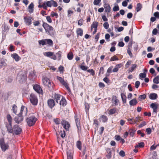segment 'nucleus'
I'll return each instance as SVG.
<instances>
[{"label": "nucleus", "mask_w": 159, "mask_h": 159, "mask_svg": "<svg viewBox=\"0 0 159 159\" xmlns=\"http://www.w3.org/2000/svg\"><path fill=\"white\" fill-rule=\"evenodd\" d=\"M67 159H73V151L72 150H67Z\"/></svg>", "instance_id": "nucleus-14"}, {"label": "nucleus", "mask_w": 159, "mask_h": 159, "mask_svg": "<svg viewBox=\"0 0 159 159\" xmlns=\"http://www.w3.org/2000/svg\"><path fill=\"white\" fill-rule=\"evenodd\" d=\"M44 3L48 7H51L52 6V0H50V1H48L46 2H44Z\"/></svg>", "instance_id": "nucleus-37"}, {"label": "nucleus", "mask_w": 159, "mask_h": 159, "mask_svg": "<svg viewBox=\"0 0 159 159\" xmlns=\"http://www.w3.org/2000/svg\"><path fill=\"white\" fill-rule=\"evenodd\" d=\"M42 26L45 30L46 32L50 35L52 36L54 34L53 28L47 23L43 21Z\"/></svg>", "instance_id": "nucleus-1"}, {"label": "nucleus", "mask_w": 159, "mask_h": 159, "mask_svg": "<svg viewBox=\"0 0 159 159\" xmlns=\"http://www.w3.org/2000/svg\"><path fill=\"white\" fill-rule=\"evenodd\" d=\"M61 95L59 94L55 93L54 94V98L56 100V101L57 103H58V100H60L61 98L62 97Z\"/></svg>", "instance_id": "nucleus-22"}, {"label": "nucleus", "mask_w": 159, "mask_h": 159, "mask_svg": "<svg viewBox=\"0 0 159 159\" xmlns=\"http://www.w3.org/2000/svg\"><path fill=\"white\" fill-rule=\"evenodd\" d=\"M119 7L118 5L115 6L113 8V11H119Z\"/></svg>", "instance_id": "nucleus-54"}, {"label": "nucleus", "mask_w": 159, "mask_h": 159, "mask_svg": "<svg viewBox=\"0 0 159 159\" xmlns=\"http://www.w3.org/2000/svg\"><path fill=\"white\" fill-rule=\"evenodd\" d=\"M87 71L88 72L91 73L93 76L95 75V72L93 69H89L87 70Z\"/></svg>", "instance_id": "nucleus-53"}, {"label": "nucleus", "mask_w": 159, "mask_h": 159, "mask_svg": "<svg viewBox=\"0 0 159 159\" xmlns=\"http://www.w3.org/2000/svg\"><path fill=\"white\" fill-rule=\"evenodd\" d=\"M7 117L8 123H12V118L11 116L9 114H8Z\"/></svg>", "instance_id": "nucleus-38"}, {"label": "nucleus", "mask_w": 159, "mask_h": 159, "mask_svg": "<svg viewBox=\"0 0 159 159\" xmlns=\"http://www.w3.org/2000/svg\"><path fill=\"white\" fill-rule=\"evenodd\" d=\"M153 82L154 83L156 84L159 83V75L157 76L154 78Z\"/></svg>", "instance_id": "nucleus-33"}, {"label": "nucleus", "mask_w": 159, "mask_h": 159, "mask_svg": "<svg viewBox=\"0 0 159 159\" xmlns=\"http://www.w3.org/2000/svg\"><path fill=\"white\" fill-rule=\"evenodd\" d=\"M30 100L32 104L34 105H36L38 102L37 97L33 94L30 95Z\"/></svg>", "instance_id": "nucleus-6"}, {"label": "nucleus", "mask_w": 159, "mask_h": 159, "mask_svg": "<svg viewBox=\"0 0 159 159\" xmlns=\"http://www.w3.org/2000/svg\"><path fill=\"white\" fill-rule=\"evenodd\" d=\"M51 15L52 17L55 16L56 18H57L58 16V15L57 13L54 12L53 11H52L51 12Z\"/></svg>", "instance_id": "nucleus-62"}, {"label": "nucleus", "mask_w": 159, "mask_h": 159, "mask_svg": "<svg viewBox=\"0 0 159 159\" xmlns=\"http://www.w3.org/2000/svg\"><path fill=\"white\" fill-rule=\"evenodd\" d=\"M129 2V0H125L122 2V4L123 7H126L127 5V2Z\"/></svg>", "instance_id": "nucleus-49"}, {"label": "nucleus", "mask_w": 159, "mask_h": 159, "mask_svg": "<svg viewBox=\"0 0 159 159\" xmlns=\"http://www.w3.org/2000/svg\"><path fill=\"white\" fill-rule=\"evenodd\" d=\"M98 25V23L96 21L94 22L93 23L91 26V29L93 28L97 29V27Z\"/></svg>", "instance_id": "nucleus-30"}, {"label": "nucleus", "mask_w": 159, "mask_h": 159, "mask_svg": "<svg viewBox=\"0 0 159 159\" xmlns=\"http://www.w3.org/2000/svg\"><path fill=\"white\" fill-rule=\"evenodd\" d=\"M101 120L102 122H106L107 121L108 118L107 116L105 115H102L101 116Z\"/></svg>", "instance_id": "nucleus-32"}, {"label": "nucleus", "mask_w": 159, "mask_h": 159, "mask_svg": "<svg viewBox=\"0 0 159 159\" xmlns=\"http://www.w3.org/2000/svg\"><path fill=\"white\" fill-rule=\"evenodd\" d=\"M6 63L5 62L4 60L0 59V68H1L6 65Z\"/></svg>", "instance_id": "nucleus-25"}, {"label": "nucleus", "mask_w": 159, "mask_h": 159, "mask_svg": "<svg viewBox=\"0 0 159 159\" xmlns=\"http://www.w3.org/2000/svg\"><path fill=\"white\" fill-rule=\"evenodd\" d=\"M140 84V82L139 81H136L135 84V87L137 89L139 87Z\"/></svg>", "instance_id": "nucleus-60"}, {"label": "nucleus", "mask_w": 159, "mask_h": 159, "mask_svg": "<svg viewBox=\"0 0 159 159\" xmlns=\"http://www.w3.org/2000/svg\"><path fill=\"white\" fill-rule=\"evenodd\" d=\"M118 60H119L118 58L115 56H113L110 59V61H115Z\"/></svg>", "instance_id": "nucleus-48"}, {"label": "nucleus", "mask_w": 159, "mask_h": 159, "mask_svg": "<svg viewBox=\"0 0 159 159\" xmlns=\"http://www.w3.org/2000/svg\"><path fill=\"white\" fill-rule=\"evenodd\" d=\"M37 120V119L34 116H30L26 120L28 125L30 126L33 125Z\"/></svg>", "instance_id": "nucleus-4"}, {"label": "nucleus", "mask_w": 159, "mask_h": 159, "mask_svg": "<svg viewBox=\"0 0 159 159\" xmlns=\"http://www.w3.org/2000/svg\"><path fill=\"white\" fill-rule=\"evenodd\" d=\"M136 131L135 129H130L129 130V135L130 136L133 137Z\"/></svg>", "instance_id": "nucleus-31"}, {"label": "nucleus", "mask_w": 159, "mask_h": 159, "mask_svg": "<svg viewBox=\"0 0 159 159\" xmlns=\"http://www.w3.org/2000/svg\"><path fill=\"white\" fill-rule=\"evenodd\" d=\"M140 118L139 117H136L135 118L133 122L131 123V124H135L137 122H139L141 121Z\"/></svg>", "instance_id": "nucleus-39"}, {"label": "nucleus", "mask_w": 159, "mask_h": 159, "mask_svg": "<svg viewBox=\"0 0 159 159\" xmlns=\"http://www.w3.org/2000/svg\"><path fill=\"white\" fill-rule=\"evenodd\" d=\"M103 26L106 29H107L108 28L109 25L107 22L104 23L103 24Z\"/></svg>", "instance_id": "nucleus-50"}, {"label": "nucleus", "mask_w": 159, "mask_h": 159, "mask_svg": "<svg viewBox=\"0 0 159 159\" xmlns=\"http://www.w3.org/2000/svg\"><path fill=\"white\" fill-rule=\"evenodd\" d=\"M103 6L105 8V12L108 13L110 12L111 11V8L109 4L105 3L104 4Z\"/></svg>", "instance_id": "nucleus-16"}, {"label": "nucleus", "mask_w": 159, "mask_h": 159, "mask_svg": "<svg viewBox=\"0 0 159 159\" xmlns=\"http://www.w3.org/2000/svg\"><path fill=\"white\" fill-rule=\"evenodd\" d=\"M158 97L156 93H151L149 95V98L152 100L156 99Z\"/></svg>", "instance_id": "nucleus-18"}, {"label": "nucleus", "mask_w": 159, "mask_h": 159, "mask_svg": "<svg viewBox=\"0 0 159 159\" xmlns=\"http://www.w3.org/2000/svg\"><path fill=\"white\" fill-rule=\"evenodd\" d=\"M76 33L78 35L82 36L83 34V30L81 28H78L76 30Z\"/></svg>", "instance_id": "nucleus-26"}, {"label": "nucleus", "mask_w": 159, "mask_h": 159, "mask_svg": "<svg viewBox=\"0 0 159 159\" xmlns=\"http://www.w3.org/2000/svg\"><path fill=\"white\" fill-rule=\"evenodd\" d=\"M44 55L49 57L53 55V53L51 52H46L44 53Z\"/></svg>", "instance_id": "nucleus-36"}, {"label": "nucleus", "mask_w": 159, "mask_h": 159, "mask_svg": "<svg viewBox=\"0 0 159 159\" xmlns=\"http://www.w3.org/2000/svg\"><path fill=\"white\" fill-rule=\"evenodd\" d=\"M76 146L77 148L80 150L81 149V143L80 141L78 140L76 143Z\"/></svg>", "instance_id": "nucleus-35"}, {"label": "nucleus", "mask_w": 159, "mask_h": 159, "mask_svg": "<svg viewBox=\"0 0 159 159\" xmlns=\"http://www.w3.org/2000/svg\"><path fill=\"white\" fill-rule=\"evenodd\" d=\"M119 155L121 157H123L125 156V153L123 151L121 150L119 152Z\"/></svg>", "instance_id": "nucleus-63"}, {"label": "nucleus", "mask_w": 159, "mask_h": 159, "mask_svg": "<svg viewBox=\"0 0 159 159\" xmlns=\"http://www.w3.org/2000/svg\"><path fill=\"white\" fill-rule=\"evenodd\" d=\"M45 42V39L39 40V44L40 45L41 44L43 46L46 44Z\"/></svg>", "instance_id": "nucleus-45"}, {"label": "nucleus", "mask_w": 159, "mask_h": 159, "mask_svg": "<svg viewBox=\"0 0 159 159\" xmlns=\"http://www.w3.org/2000/svg\"><path fill=\"white\" fill-rule=\"evenodd\" d=\"M121 97L123 102L124 103H126V95L124 93H121Z\"/></svg>", "instance_id": "nucleus-29"}, {"label": "nucleus", "mask_w": 159, "mask_h": 159, "mask_svg": "<svg viewBox=\"0 0 159 159\" xmlns=\"http://www.w3.org/2000/svg\"><path fill=\"white\" fill-rule=\"evenodd\" d=\"M107 152H108V154L106 156L107 157L108 159L110 158L111 157V152L110 149H109L107 150Z\"/></svg>", "instance_id": "nucleus-40"}, {"label": "nucleus", "mask_w": 159, "mask_h": 159, "mask_svg": "<svg viewBox=\"0 0 159 159\" xmlns=\"http://www.w3.org/2000/svg\"><path fill=\"white\" fill-rule=\"evenodd\" d=\"M80 68L83 70H86L89 68L88 67L84 66L81 65L80 66Z\"/></svg>", "instance_id": "nucleus-57"}, {"label": "nucleus", "mask_w": 159, "mask_h": 159, "mask_svg": "<svg viewBox=\"0 0 159 159\" xmlns=\"http://www.w3.org/2000/svg\"><path fill=\"white\" fill-rule=\"evenodd\" d=\"M67 58L69 60H71L73 59V54L72 52L69 53L68 54Z\"/></svg>", "instance_id": "nucleus-44"}, {"label": "nucleus", "mask_w": 159, "mask_h": 159, "mask_svg": "<svg viewBox=\"0 0 159 159\" xmlns=\"http://www.w3.org/2000/svg\"><path fill=\"white\" fill-rule=\"evenodd\" d=\"M46 44H48L49 46H52L53 45V43L52 40L51 39H46Z\"/></svg>", "instance_id": "nucleus-27"}, {"label": "nucleus", "mask_w": 159, "mask_h": 159, "mask_svg": "<svg viewBox=\"0 0 159 159\" xmlns=\"http://www.w3.org/2000/svg\"><path fill=\"white\" fill-rule=\"evenodd\" d=\"M146 76V73H141L139 75V78H145Z\"/></svg>", "instance_id": "nucleus-47"}, {"label": "nucleus", "mask_w": 159, "mask_h": 159, "mask_svg": "<svg viewBox=\"0 0 159 159\" xmlns=\"http://www.w3.org/2000/svg\"><path fill=\"white\" fill-rule=\"evenodd\" d=\"M6 127L8 132L10 133H13V128H12V123H7Z\"/></svg>", "instance_id": "nucleus-12"}, {"label": "nucleus", "mask_w": 159, "mask_h": 159, "mask_svg": "<svg viewBox=\"0 0 159 159\" xmlns=\"http://www.w3.org/2000/svg\"><path fill=\"white\" fill-rule=\"evenodd\" d=\"M75 122L76 124L77 127V128L78 131H80L81 130L80 122V120L77 117V116H75Z\"/></svg>", "instance_id": "nucleus-15"}, {"label": "nucleus", "mask_w": 159, "mask_h": 159, "mask_svg": "<svg viewBox=\"0 0 159 159\" xmlns=\"http://www.w3.org/2000/svg\"><path fill=\"white\" fill-rule=\"evenodd\" d=\"M153 16L157 19H159V12L157 11L153 13Z\"/></svg>", "instance_id": "nucleus-51"}, {"label": "nucleus", "mask_w": 159, "mask_h": 159, "mask_svg": "<svg viewBox=\"0 0 159 159\" xmlns=\"http://www.w3.org/2000/svg\"><path fill=\"white\" fill-rule=\"evenodd\" d=\"M127 52L129 55L130 57H133V54L131 52V49L130 48H128L127 49Z\"/></svg>", "instance_id": "nucleus-55"}, {"label": "nucleus", "mask_w": 159, "mask_h": 159, "mask_svg": "<svg viewBox=\"0 0 159 159\" xmlns=\"http://www.w3.org/2000/svg\"><path fill=\"white\" fill-rule=\"evenodd\" d=\"M17 78L20 83L25 82L27 79L26 72L24 71H20L18 74Z\"/></svg>", "instance_id": "nucleus-2"}, {"label": "nucleus", "mask_w": 159, "mask_h": 159, "mask_svg": "<svg viewBox=\"0 0 159 159\" xmlns=\"http://www.w3.org/2000/svg\"><path fill=\"white\" fill-rule=\"evenodd\" d=\"M47 86H48V88H49V89L50 90L52 91V90L53 89V84H52L51 82V84H49L48 85H46Z\"/></svg>", "instance_id": "nucleus-59"}, {"label": "nucleus", "mask_w": 159, "mask_h": 159, "mask_svg": "<svg viewBox=\"0 0 159 159\" xmlns=\"http://www.w3.org/2000/svg\"><path fill=\"white\" fill-rule=\"evenodd\" d=\"M67 13H68V17H70L71 15L73 13V11L69 10L67 11Z\"/></svg>", "instance_id": "nucleus-56"}, {"label": "nucleus", "mask_w": 159, "mask_h": 159, "mask_svg": "<svg viewBox=\"0 0 159 159\" xmlns=\"http://www.w3.org/2000/svg\"><path fill=\"white\" fill-rule=\"evenodd\" d=\"M150 107L153 109V112L157 113V107L156 104L155 103H152L150 105Z\"/></svg>", "instance_id": "nucleus-21"}, {"label": "nucleus", "mask_w": 159, "mask_h": 159, "mask_svg": "<svg viewBox=\"0 0 159 159\" xmlns=\"http://www.w3.org/2000/svg\"><path fill=\"white\" fill-rule=\"evenodd\" d=\"M137 103V102L135 98L131 100L129 102V105L132 106L135 105Z\"/></svg>", "instance_id": "nucleus-24"}, {"label": "nucleus", "mask_w": 159, "mask_h": 159, "mask_svg": "<svg viewBox=\"0 0 159 159\" xmlns=\"http://www.w3.org/2000/svg\"><path fill=\"white\" fill-rule=\"evenodd\" d=\"M52 6H53L54 7H56L57 6V3L53 0H52Z\"/></svg>", "instance_id": "nucleus-61"}, {"label": "nucleus", "mask_w": 159, "mask_h": 159, "mask_svg": "<svg viewBox=\"0 0 159 159\" xmlns=\"http://www.w3.org/2000/svg\"><path fill=\"white\" fill-rule=\"evenodd\" d=\"M144 146V143L143 142H141L140 143H138V146L139 148H143Z\"/></svg>", "instance_id": "nucleus-64"}, {"label": "nucleus", "mask_w": 159, "mask_h": 159, "mask_svg": "<svg viewBox=\"0 0 159 159\" xmlns=\"http://www.w3.org/2000/svg\"><path fill=\"white\" fill-rule=\"evenodd\" d=\"M85 107L86 112L87 113L88 111L89 108V104L87 103H85Z\"/></svg>", "instance_id": "nucleus-52"}, {"label": "nucleus", "mask_w": 159, "mask_h": 159, "mask_svg": "<svg viewBox=\"0 0 159 159\" xmlns=\"http://www.w3.org/2000/svg\"><path fill=\"white\" fill-rule=\"evenodd\" d=\"M61 124L63 125V127L66 130H69L70 127V124L68 122L65 120H62Z\"/></svg>", "instance_id": "nucleus-11"}, {"label": "nucleus", "mask_w": 159, "mask_h": 159, "mask_svg": "<svg viewBox=\"0 0 159 159\" xmlns=\"http://www.w3.org/2000/svg\"><path fill=\"white\" fill-rule=\"evenodd\" d=\"M146 97V95L145 94H144L143 95H140L139 96V97L138 98V100L140 101H141L143 100Z\"/></svg>", "instance_id": "nucleus-34"}, {"label": "nucleus", "mask_w": 159, "mask_h": 159, "mask_svg": "<svg viewBox=\"0 0 159 159\" xmlns=\"http://www.w3.org/2000/svg\"><path fill=\"white\" fill-rule=\"evenodd\" d=\"M32 18L30 16H26L24 17V22L27 25H30L32 24Z\"/></svg>", "instance_id": "nucleus-10"}, {"label": "nucleus", "mask_w": 159, "mask_h": 159, "mask_svg": "<svg viewBox=\"0 0 159 159\" xmlns=\"http://www.w3.org/2000/svg\"><path fill=\"white\" fill-rule=\"evenodd\" d=\"M136 67V64H133L132 65V67L129 68V72H132Z\"/></svg>", "instance_id": "nucleus-43"}, {"label": "nucleus", "mask_w": 159, "mask_h": 159, "mask_svg": "<svg viewBox=\"0 0 159 159\" xmlns=\"http://www.w3.org/2000/svg\"><path fill=\"white\" fill-rule=\"evenodd\" d=\"M61 52L59 51L57 53H56V57H57V59L58 60H60L61 58Z\"/></svg>", "instance_id": "nucleus-46"}, {"label": "nucleus", "mask_w": 159, "mask_h": 159, "mask_svg": "<svg viewBox=\"0 0 159 159\" xmlns=\"http://www.w3.org/2000/svg\"><path fill=\"white\" fill-rule=\"evenodd\" d=\"M66 104V99L63 96H62V98L60 101L59 104L62 105L63 106H65Z\"/></svg>", "instance_id": "nucleus-19"}, {"label": "nucleus", "mask_w": 159, "mask_h": 159, "mask_svg": "<svg viewBox=\"0 0 159 159\" xmlns=\"http://www.w3.org/2000/svg\"><path fill=\"white\" fill-rule=\"evenodd\" d=\"M34 89L38 93L43 94V91L40 86L37 84L33 85Z\"/></svg>", "instance_id": "nucleus-8"}, {"label": "nucleus", "mask_w": 159, "mask_h": 159, "mask_svg": "<svg viewBox=\"0 0 159 159\" xmlns=\"http://www.w3.org/2000/svg\"><path fill=\"white\" fill-rule=\"evenodd\" d=\"M34 4L33 2L31 3L28 6L29 9L28 11L30 13H32L34 11Z\"/></svg>", "instance_id": "nucleus-20"}, {"label": "nucleus", "mask_w": 159, "mask_h": 159, "mask_svg": "<svg viewBox=\"0 0 159 159\" xmlns=\"http://www.w3.org/2000/svg\"><path fill=\"white\" fill-rule=\"evenodd\" d=\"M11 57L14 58L16 61H18L20 59V57L18 56L17 54L16 53H14L11 55Z\"/></svg>", "instance_id": "nucleus-23"}, {"label": "nucleus", "mask_w": 159, "mask_h": 159, "mask_svg": "<svg viewBox=\"0 0 159 159\" xmlns=\"http://www.w3.org/2000/svg\"><path fill=\"white\" fill-rule=\"evenodd\" d=\"M12 110L13 113L16 114L17 113V106L16 105L14 104L13 105Z\"/></svg>", "instance_id": "nucleus-41"}, {"label": "nucleus", "mask_w": 159, "mask_h": 159, "mask_svg": "<svg viewBox=\"0 0 159 159\" xmlns=\"http://www.w3.org/2000/svg\"><path fill=\"white\" fill-rule=\"evenodd\" d=\"M14 120L16 123L19 124L23 120V118L20 114H18L17 116L14 118Z\"/></svg>", "instance_id": "nucleus-9"}, {"label": "nucleus", "mask_w": 159, "mask_h": 159, "mask_svg": "<svg viewBox=\"0 0 159 159\" xmlns=\"http://www.w3.org/2000/svg\"><path fill=\"white\" fill-rule=\"evenodd\" d=\"M43 83L46 86L51 84V82L49 79L48 78H44L43 79Z\"/></svg>", "instance_id": "nucleus-17"}, {"label": "nucleus", "mask_w": 159, "mask_h": 159, "mask_svg": "<svg viewBox=\"0 0 159 159\" xmlns=\"http://www.w3.org/2000/svg\"><path fill=\"white\" fill-rule=\"evenodd\" d=\"M57 80L60 81L61 84L64 85L68 91H70V89L69 87L68 84L66 82L64 81V80L62 77L57 76Z\"/></svg>", "instance_id": "nucleus-5"}, {"label": "nucleus", "mask_w": 159, "mask_h": 159, "mask_svg": "<svg viewBox=\"0 0 159 159\" xmlns=\"http://www.w3.org/2000/svg\"><path fill=\"white\" fill-rule=\"evenodd\" d=\"M22 132V129L17 125H14L13 126V132L16 135H19Z\"/></svg>", "instance_id": "nucleus-7"}, {"label": "nucleus", "mask_w": 159, "mask_h": 159, "mask_svg": "<svg viewBox=\"0 0 159 159\" xmlns=\"http://www.w3.org/2000/svg\"><path fill=\"white\" fill-rule=\"evenodd\" d=\"M48 107L51 109L55 106V103L54 100L52 99H48Z\"/></svg>", "instance_id": "nucleus-13"}, {"label": "nucleus", "mask_w": 159, "mask_h": 159, "mask_svg": "<svg viewBox=\"0 0 159 159\" xmlns=\"http://www.w3.org/2000/svg\"><path fill=\"white\" fill-rule=\"evenodd\" d=\"M101 2V0H94L93 2V4L95 5H97Z\"/></svg>", "instance_id": "nucleus-58"}, {"label": "nucleus", "mask_w": 159, "mask_h": 159, "mask_svg": "<svg viewBox=\"0 0 159 159\" xmlns=\"http://www.w3.org/2000/svg\"><path fill=\"white\" fill-rule=\"evenodd\" d=\"M142 8V5L140 3H138L136 5V11L137 12L140 11Z\"/></svg>", "instance_id": "nucleus-28"}, {"label": "nucleus", "mask_w": 159, "mask_h": 159, "mask_svg": "<svg viewBox=\"0 0 159 159\" xmlns=\"http://www.w3.org/2000/svg\"><path fill=\"white\" fill-rule=\"evenodd\" d=\"M116 111V108H114L112 109H110L109 110V114L110 115H112L115 113Z\"/></svg>", "instance_id": "nucleus-42"}, {"label": "nucleus", "mask_w": 159, "mask_h": 159, "mask_svg": "<svg viewBox=\"0 0 159 159\" xmlns=\"http://www.w3.org/2000/svg\"><path fill=\"white\" fill-rule=\"evenodd\" d=\"M0 146L2 151L3 152L8 149L9 148L8 143H5L4 139L3 138L0 139Z\"/></svg>", "instance_id": "nucleus-3"}]
</instances>
